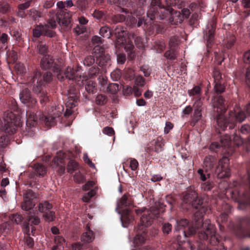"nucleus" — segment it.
<instances>
[{"mask_svg": "<svg viewBox=\"0 0 250 250\" xmlns=\"http://www.w3.org/2000/svg\"><path fill=\"white\" fill-rule=\"evenodd\" d=\"M232 144L237 146L243 145L248 151H250V136L244 142L236 132L234 133L231 136L226 134L225 136L221 137L220 143L217 142H212L210 145V149L212 150H215L222 146L228 149L227 151L229 154H232L235 151L234 148L232 146Z\"/></svg>", "mask_w": 250, "mask_h": 250, "instance_id": "423d86ee", "label": "nucleus"}, {"mask_svg": "<svg viewBox=\"0 0 250 250\" xmlns=\"http://www.w3.org/2000/svg\"><path fill=\"white\" fill-rule=\"evenodd\" d=\"M21 101L30 109L27 110L26 125L27 126H35L37 124V117L35 113L37 107V100L34 98L30 91L28 88H25L20 94Z\"/></svg>", "mask_w": 250, "mask_h": 250, "instance_id": "6e6552de", "label": "nucleus"}, {"mask_svg": "<svg viewBox=\"0 0 250 250\" xmlns=\"http://www.w3.org/2000/svg\"><path fill=\"white\" fill-rule=\"evenodd\" d=\"M66 157V154L65 153L60 151L57 153L56 157L54 159V165L58 167L57 172L61 176L65 173V167L64 160Z\"/></svg>", "mask_w": 250, "mask_h": 250, "instance_id": "f3484780", "label": "nucleus"}, {"mask_svg": "<svg viewBox=\"0 0 250 250\" xmlns=\"http://www.w3.org/2000/svg\"><path fill=\"white\" fill-rule=\"evenodd\" d=\"M111 78L114 81H117L121 78V73L120 70H117L111 73Z\"/></svg>", "mask_w": 250, "mask_h": 250, "instance_id": "338daca9", "label": "nucleus"}, {"mask_svg": "<svg viewBox=\"0 0 250 250\" xmlns=\"http://www.w3.org/2000/svg\"><path fill=\"white\" fill-rule=\"evenodd\" d=\"M126 55L124 53H119L117 55V61L118 64H123L126 61Z\"/></svg>", "mask_w": 250, "mask_h": 250, "instance_id": "69168bd1", "label": "nucleus"}, {"mask_svg": "<svg viewBox=\"0 0 250 250\" xmlns=\"http://www.w3.org/2000/svg\"><path fill=\"white\" fill-rule=\"evenodd\" d=\"M182 208L188 210L191 207L196 210L194 214V218L196 222L203 218L205 213L208 211L207 205L203 202V199L197 196L195 191H187L183 193Z\"/></svg>", "mask_w": 250, "mask_h": 250, "instance_id": "39448f33", "label": "nucleus"}, {"mask_svg": "<svg viewBox=\"0 0 250 250\" xmlns=\"http://www.w3.org/2000/svg\"><path fill=\"white\" fill-rule=\"evenodd\" d=\"M232 230L238 238H250V217L238 218L237 222L233 225Z\"/></svg>", "mask_w": 250, "mask_h": 250, "instance_id": "9b49d317", "label": "nucleus"}, {"mask_svg": "<svg viewBox=\"0 0 250 250\" xmlns=\"http://www.w3.org/2000/svg\"><path fill=\"white\" fill-rule=\"evenodd\" d=\"M107 101V97L104 94H98L96 98V103L99 105L105 104Z\"/></svg>", "mask_w": 250, "mask_h": 250, "instance_id": "3c124183", "label": "nucleus"}, {"mask_svg": "<svg viewBox=\"0 0 250 250\" xmlns=\"http://www.w3.org/2000/svg\"><path fill=\"white\" fill-rule=\"evenodd\" d=\"M103 72L102 70H100V69L97 66L94 65L89 69L88 75L91 78H94L99 74H102Z\"/></svg>", "mask_w": 250, "mask_h": 250, "instance_id": "c03bdc74", "label": "nucleus"}, {"mask_svg": "<svg viewBox=\"0 0 250 250\" xmlns=\"http://www.w3.org/2000/svg\"><path fill=\"white\" fill-rule=\"evenodd\" d=\"M40 223V218L36 215L29 214L27 216V221L23 222L22 227L23 231L26 234L29 235L30 228L29 225H38Z\"/></svg>", "mask_w": 250, "mask_h": 250, "instance_id": "a211bd4d", "label": "nucleus"}, {"mask_svg": "<svg viewBox=\"0 0 250 250\" xmlns=\"http://www.w3.org/2000/svg\"><path fill=\"white\" fill-rule=\"evenodd\" d=\"M197 172L199 179L203 182H205L208 179H209L211 175L212 174L211 172L209 171L206 172V169L204 168L198 169Z\"/></svg>", "mask_w": 250, "mask_h": 250, "instance_id": "473e14b6", "label": "nucleus"}, {"mask_svg": "<svg viewBox=\"0 0 250 250\" xmlns=\"http://www.w3.org/2000/svg\"><path fill=\"white\" fill-rule=\"evenodd\" d=\"M94 238V233L92 231L89 230L88 231L83 232L81 237L82 241L85 242H92Z\"/></svg>", "mask_w": 250, "mask_h": 250, "instance_id": "c9c22d12", "label": "nucleus"}, {"mask_svg": "<svg viewBox=\"0 0 250 250\" xmlns=\"http://www.w3.org/2000/svg\"><path fill=\"white\" fill-rule=\"evenodd\" d=\"M125 32L122 26H117L113 30L112 35H114L117 42L119 44H124L126 42Z\"/></svg>", "mask_w": 250, "mask_h": 250, "instance_id": "5701e85b", "label": "nucleus"}, {"mask_svg": "<svg viewBox=\"0 0 250 250\" xmlns=\"http://www.w3.org/2000/svg\"><path fill=\"white\" fill-rule=\"evenodd\" d=\"M163 146L164 144L161 140L158 139L153 140L147 144L145 148L146 156L156 157V154L163 151Z\"/></svg>", "mask_w": 250, "mask_h": 250, "instance_id": "2eb2a0df", "label": "nucleus"}, {"mask_svg": "<svg viewBox=\"0 0 250 250\" xmlns=\"http://www.w3.org/2000/svg\"><path fill=\"white\" fill-rule=\"evenodd\" d=\"M235 41L236 38L233 35L230 34H227L224 40V47L228 49H230L234 45Z\"/></svg>", "mask_w": 250, "mask_h": 250, "instance_id": "c85d7f7f", "label": "nucleus"}, {"mask_svg": "<svg viewBox=\"0 0 250 250\" xmlns=\"http://www.w3.org/2000/svg\"><path fill=\"white\" fill-rule=\"evenodd\" d=\"M93 54H95L96 64L105 73L107 68L111 64L110 56L105 53L104 48L102 46L94 47Z\"/></svg>", "mask_w": 250, "mask_h": 250, "instance_id": "ddd939ff", "label": "nucleus"}, {"mask_svg": "<svg viewBox=\"0 0 250 250\" xmlns=\"http://www.w3.org/2000/svg\"><path fill=\"white\" fill-rule=\"evenodd\" d=\"M126 17L125 15L122 14H117L114 15L112 18V21L115 23H119L124 21L125 20Z\"/></svg>", "mask_w": 250, "mask_h": 250, "instance_id": "13d9d810", "label": "nucleus"}, {"mask_svg": "<svg viewBox=\"0 0 250 250\" xmlns=\"http://www.w3.org/2000/svg\"><path fill=\"white\" fill-rule=\"evenodd\" d=\"M74 180L77 184L83 183L86 181V178L80 171L76 172L73 177Z\"/></svg>", "mask_w": 250, "mask_h": 250, "instance_id": "8fccbe9b", "label": "nucleus"}, {"mask_svg": "<svg viewBox=\"0 0 250 250\" xmlns=\"http://www.w3.org/2000/svg\"><path fill=\"white\" fill-rule=\"evenodd\" d=\"M107 90L111 94H115L119 90V84L116 83H110L107 86Z\"/></svg>", "mask_w": 250, "mask_h": 250, "instance_id": "4d7b16f0", "label": "nucleus"}, {"mask_svg": "<svg viewBox=\"0 0 250 250\" xmlns=\"http://www.w3.org/2000/svg\"><path fill=\"white\" fill-rule=\"evenodd\" d=\"M178 2V0H165V5H164L167 11L169 9H170V10H169V14L167 15L164 19L168 17L170 15L171 12L174 11L173 7L176 6Z\"/></svg>", "mask_w": 250, "mask_h": 250, "instance_id": "72a5a7b5", "label": "nucleus"}, {"mask_svg": "<svg viewBox=\"0 0 250 250\" xmlns=\"http://www.w3.org/2000/svg\"><path fill=\"white\" fill-rule=\"evenodd\" d=\"M214 185L215 184L213 181H206L201 184V188L205 191H208L212 189Z\"/></svg>", "mask_w": 250, "mask_h": 250, "instance_id": "37998d69", "label": "nucleus"}, {"mask_svg": "<svg viewBox=\"0 0 250 250\" xmlns=\"http://www.w3.org/2000/svg\"><path fill=\"white\" fill-rule=\"evenodd\" d=\"M62 16L63 17H57L58 23L64 27H68L71 23L72 12L64 11L62 12Z\"/></svg>", "mask_w": 250, "mask_h": 250, "instance_id": "b1692460", "label": "nucleus"}, {"mask_svg": "<svg viewBox=\"0 0 250 250\" xmlns=\"http://www.w3.org/2000/svg\"><path fill=\"white\" fill-rule=\"evenodd\" d=\"M229 160L224 156L218 162L217 159L212 155L207 156L204 160L203 168L206 171L211 172L214 177L218 179L229 178L230 176V170L229 167Z\"/></svg>", "mask_w": 250, "mask_h": 250, "instance_id": "20e7f679", "label": "nucleus"}, {"mask_svg": "<svg viewBox=\"0 0 250 250\" xmlns=\"http://www.w3.org/2000/svg\"><path fill=\"white\" fill-rule=\"evenodd\" d=\"M43 217L46 222H53L55 220L56 218L55 212L54 211L51 210L50 211L44 213L43 214Z\"/></svg>", "mask_w": 250, "mask_h": 250, "instance_id": "a18cd8bd", "label": "nucleus"}, {"mask_svg": "<svg viewBox=\"0 0 250 250\" xmlns=\"http://www.w3.org/2000/svg\"><path fill=\"white\" fill-rule=\"evenodd\" d=\"M188 93L189 96H197V98H200L202 94L201 88L199 85L194 86L191 89L188 90Z\"/></svg>", "mask_w": 250, "mask_h": 250, "instance_id": "a19ab883", "label": "nucleus"}, {"mask_svg": "<svg viewBox=\"0 0 250 250\" xmlns=\"http://www.w3.org/2000/svg\"><path fill=\"white\" fill-rule=\"evenodd\" d=\"M35 206V204L32 200H28V199H24L23 201L21 203V208L23 210L29 211L32 209Z\"/></svg>", "mask_w": 250, "mask_h": 250, "instance_id": "4c0bfd02", "label": "nucleus"}, {"mask_svg": "<svg viewBox=\"0 0 250 250\" xmlns=\"http://www.w3.org/2000/svg\"><path fill=\"white\" fill-rule=\"evenodd\" d=\"M146 20L144 18H136L134 17H131L129 19V21L130 22V24L132 27L135 26L136 25L137 27H139L144 25L143 28L145 29L146 27Z\"/></svg>", "mask_w": 250, "mask_h": 250, "instance_id": "bb28decb", "label": "nucleus"}, {"mask_svg": "<svg viewBox=\"0 0 250 250\" xmlns=\"http://www.w3.org/2000/svg\"><path fill=\"white\" fill-rule=\"evenodd\" d=\"M79 10L83 11L87 9L88 7V3L86 0H77L75 4Z\"/></svg>", "mask_w": 250, "mask_h": 250, "instance_id": "09e8293b", "label": "nucleus"}, {"mask_svg": "<svg viewBox=\"0 0 250 250\" xmlns=\"http://www.w3.org/2000/svg\"><path fill=\"white\" fill-rule=\"evenodd\" d=\"M27 236L25 238V242L29 248H32L34 246V241L33 238L30 236L29 235L27 234Z\"/></svg>", "mask_w": 250, "mask_h": 250, "instance_id": "0e129e2a", "label": "nucleus"}, {"mask_svg": "<svg viewBox=\"0 0 250 250\" xmlns=\"http://www.w3.org/2000/svg\"><path fill=\"white\" fill-rule=\"evenodd\" d=\"M179 41V40L178 36H173L171 37L169 41V46H170V48L175 49L178 45Z\"/></svg>", "mask_w": 250, "mask_h": 250, "instance_id": "864d4df0", "label": "nucleus"}, {"mask_svg": "<svg viewBox=\"0 0 250 250\" xmlns=\"http://www.w3.org/2000/svg\"><path fill=\"white\" fill-rule=\"evenodd\" d=\"M133 39L136 45L139 48H142L144 47V39L139 36H133Z\"/></svg>", "mask_w": 250, "mask_h": 250, "instance_id": "052dcab7", "label": "nucleus"}, {"mask_svg": "<svg viewBox=\"0 0 250 250\" xmlns=\"http://www.w3.org/2000/svg\"><path fill=\"white\" fill-rule=\"evenodd\" d=\"M11 6L6 0H0V13L7 15L11 11Z\"/></svg>", "mask_w": 250, "mask_h": 250, "instance_id": "cd10ccee", "label": "nucleus"}, {"mask_svg": "<svg viewBox=\"0 0 250 250\" xmlns=\"http://www.w3.org/2000/svg\"><path fill=\"white\" fill-rule=\"evenodd\" d=\"M125 49L128 54V57L130 60H132L135 57L134 52V46L132 43L126 44L125 46Z\"/></svg>", "mask_w": 250, "mask_h": 250, "instance_id": "e433bc0d", "label": "nucleus"}, {"mask_svg": "<svg viewBox=\"0 0 250 250\" xmlns=\"http://www.w3.org/2000/svg\"><path fill=\"white\" fill-rule=\"evenodd\" d=\"M113 31H111L108 27L104 26L102 27L100 30V35L103 37L109 38L112 35Z\"/></svg>", "mask_w": 250, "mask_h": 250, "instance_id": "79ce46f5", "label": "nucleus"}, {"mask_svg": "<svg viewBox=\"0 0 250 250\" xmlns=\"http://www.w3.org/2000/svg\"><path fill=\"white\" fill-rule=\"evenodd\" d=\"M134 203L132 197L128 193H125L118 203V207L120 208L125 207L133 208Z\"/></svg>", "mask_w": 250, "mask_h": 250, "instance_id": "4be33fe9", "label": "nucleus"}, {"mask_svg": "<svg viewBox=\"0 0 250 250\" xmlns=\"http://www.w3.org/2000/svg\"><path fill=\"white\" fill-rule=\"evenodd\" d=\"M35 197L34 192L31 189L27 190L24 196V199H28V200H32Z\"/></svg>", "mask_w": 250, "mask_h": 250, "instance_id": "774afa93", "label": "nucleus"}, {"mask_svg": "<svg viewBox=\"0 0 250 250\" xmlns=\"http://www.w3.org/2000/svg\"><path fill=\"white\" fill-rule=\"evenodd\" d=\"M11 229L10 225L7 223H2L0 225V232L1 233H8Z\"/></svg>", "mask_w": 250, "mask_h": 250, "instance_id": "bf43d9fd", "label": "nucleus"}, {"mask_svg": "<svg viewBox=\"0 0 250 250\" xmlns=\"http://www.w3.org/2000/svg\"><path fill=\"white\" fill-rule=\"evenodd\" d=\"M52 77V73L50 71L41 74L40 72L37 70L34 72L33 76L29 80V82L31 83H34L36 81H37V84L35 85L34 84L33 90L37 94L42 106H45L49 101V96L47 92L43 90V87L45 84L50 82Z\"/></svg>", "mask_w": 250, "mask_h": 250, "instance_id": "0eeeda50", "label": "nucleus"}, {"mask_svg": "<svg viewBox=\"0 0 250 250\" xmlns=\"http://www.w3.org/2000/svg\"><path fill=\"white\" fill-rule=\"evenodd\" d=\"M42 35L52 38L55 36V32L50 30L48 25H38L33 30V35L34 37L39 38Z\"/></svg>", "mask_w": 250, "mask_h": 250, "instance_id": "dca6fc26", "label": "nucleus"}, {"mask_svg": "<svg viewBox=\"0 0 250 250\" xmlns=\"http://www.w3.org/2000/svg\"><path fill=\"white\" fill-rule=\"evenodd\" d=\"M168 10L167 11L165 5L162 4L161 0H151L147 12V16L152 21L159 22L161 20H163L167 15L169 14L170 12Z\"/></svg>", "mask_w": 250, "mask_h": 250, "instance_id": "9d476101", "label": "nucleus"}, {"mask_svg": "<svg viewBox=\"0 0 250 250\" xmlns=\"http://www.w3.org/2000/svg\"><path fill=\"white\" fill-rule=\"evenodd\" d=\"M95 62H96L95 54L86 56L83 61V64L86 66H90L93 65Z\"/></svg>", "mask_w": 250, "mask_h": 250, "instance_id": "49530a36", "label": "nucleus"}, {"mask_svg": "<svg viewBox=\"0 0 250 250\" xmlns=\"http://www.w3.org/2000/svg\"><path fill=\"white\" fill-rule=\"evenodd\" d=\"M202 117V112L194 111L193 115L191 116V119L190 122V125L192 126H194L199 122Z\"/></svg>", "mask_w": 250, "mask_h": 250, "instance_id": "58836bf2", "label": "nucleus"}, {"mask_svg": "<svg viewBox=\"0 0 250 250\" xmlns=\"http://www.w3.org/2000/svg\"><path fill=\"white\" fill-rule=\"evenodd\" d=\"M243 62L245 63L250 64L248 67L243 68L240 71L241 74H244L245 76L246 82L247 84H250V50L246 52L243 55Z\"/></svg>", "mask_w": 250, "mask_h": 250, "instance_id": "aec40b11", "label": "nucleus"}, {"mask_svg": "<svg viewBox=\"0 0 250 250\" xmlns=\"http://www.w3.org/2000/svg\"><path fill=\"white\" fill-rule=\"evenodd\" d=\"M40 119L42 122H43L45 125L48 127H50L52 125H54L56 122V118L49 115H42L40 117Z\"/></svg>", "mask_w": 250, "mask_h": 250, "instance_id": "2f4dec72", "label": "nucleus"}, {"mask_svg": "<svg viewBox=\"0 0 250 250\" xmlns=\"http://www.w3.org/2000/svg\"><path fill=\"white\" fill-rule=\"evenodd\" d=\"M165 20L168 21L170 25H178L182 22L183 21V16L182 15L180 11H173L170 15Z\"/></svg>", "mask_w": 250, "mask_h": 250, "instance_id": "412c9836", "label": "nucleus"}, {"mask_svg": "<svg viewBox=\"0 0 250 250\" xmlns=\"http://www.w3.org/2000/svg\"><path fill=\"white\" fill-rule=\"evenodd\" d=\"M164 56L167 59L170 60H175L176 59V54L175 49L174 48H170L167 50L164 54Z\"/></svg>", "mask_w": 250, "mask_h": 250, "instance_id": "de8ad7c7", "label": "nucleus"}, {"mask_svg": "<svg viewBox=\"0 0 250 250\" xmlns=\"http://www.w3.org/2000/svg\"><path fill=\"white\" fill-rule=\"evenodd\" d=\"M95 191L91 190L83 196V200L85 202H88L95 195Z\"/></svg>", "mask_w": 250, "mask_h": 250, "instance_id": "e2e57ef3", "label": "nucleus"}, {"mask_svg": "<svg viewBox=\"0 0 250 250\" xmlns=\"http://www.w3.org/2000/svg\"><path fill=\"white\" fill-rule=\"evenodd\" d=\"M33 167L36 173L40 176H43L46 173V168L42 164H35Z\"/></svg>", "mask_w": 250, "mask_h": 250, "instance_id": "f704fd0d", "label": "nucleus"}, {"mask_svg": "<svg viewBox=\"0 0 250 250\" xmlns=\"http://www.w3.org/2000/svg\"><path fill=\"white\" fill-rule=\"evenodd\" d=\"M79 165L75 160H71L67 164V172L72 173L79 168Z\"/></svg>", "mask_w": 250, "mask_h": 250, "instance_id": "ea45409f", "label": "nucleus"}, {"mask_svg": "<svg viewBox=\"0 0 250 250\" xmlns=\"http://www.w3.org/2000/svg\"><path fill=\"white\" fill-rule=\"evenodd\" d=\"M242 4L246 9L244 11L246 14V16H249L250 14V0H242Z\"/></svg>", "mask_w": 250, "mask_h": 250, "instance_id": "680f3d73", "label": "nucleus"}, {"mask_svg": "<svg viewBox=\"0 0 250 250\" xmlns=\"http://www.w3.org/2000/svg\"><path fill=\"white\" fill-rule=\"evenodd\" d=\"M214 81L216 95L211 100L214 111V116L216 120L218 128L225 130L227 127L229 129H233L237 122H242L247 117L246 113L240 107H236L234 110L230 111L228 117L224 116L227 109V103L225 99L219 94L224 92L225 86L222 84V75L220 71L215 68L212 74Z\"/></svg>", "mask_w": 250, "mask_h": 250, "instance_id": "f03ea898", "label": "nucleus"}, {"mask_svg": "<svg viewBox=\"0 0 250 250\" xmlns=\"http://www.w3.org/2000/svg\"><path fill=\"white\" fill-rule=\"evenodd\" d=\"M222 205V206L221 208H218V211L222 212L218 218L221 230H222L223 227L220 224V222L222 223H226L228 220V214L231 211V206L229 204L223 203Z\"/></svg>", "mask_w": 250, "mask_h": 250, "instance_id": "6ab92c4d", "label": "nucleus"}, {"mask_svg": "<svg viewBox=\"0 0 250 250\" xmlns=\"http://www.w3.org/2000/svg\"><path fill=\"white\" fill-rule=\"evenodd\" d=\"M172 225L169 223L162 224V230L165 235H168L172 230Z\"/></svg>", "mask_w": 250, "mask_h": 250, "instance_id": "5fc2aeb1", "label": "nucleus"}, {"mask_svg": "<svg viewBox=\"0 0 250 250\" xmlns=\"http://www.w3.org/2000/svg\"><path fill=\"white\" fill-rule=\"evenodd\" d=\"M52 208V205L47 201L41 202L38 205V209L43 214L50 211Z\"/></svg>", "mask_w": 250, "mask_h": 250, "instance_id": "c756f323", "label": "nucleus"}, {"mask_svg": "<svg viewBox=\"0 0 250 250\" xmlns=\"http://www.w3.org/2000/svg\"><path fill=\"white\" fill-rule=\"evenodd\" d=\"M216 22L214 20L208 24L204 32V39L207 42V50L209 53L214 42Z\"/></svg>", "mask_w": 250, "mask_h": 250, "instance_id": "4468645a", "label": "nucleus"}, {"mask_svg": "<svg viewBox=\"0 0 250 250\" xmlns=\"http://www.w3.org/2000/svg\"><path fill=\"white\" fill-rule=\"evenodd\" d=\"M54 242L56 245L52 247V250H62L61 248H63L65 240L63 237L57 235L54 238Z\"/></svg>", "mask_w": 250, "mask_h": 250, "instance_id": "7c9ffc66", "label": "nucleus"}, {"mask_svg": "<svg viewBox=\"0 0 250 250\" xmlns=\"http://www.w3.org/2000/svg\"><path fill=\"white\" fill-rule=\"evenodd\" d=\"M176 229H183V233L185 237L194 235L198 230L199 240L192 243L190 241L185 242V245L188 247L190 250H226L223 245L220 237L216 234L215 225L211 224L209 220L203 222V218L196 222L194 216L193 221L189 224L186 219L177 220ZM176 250H186L185 247L180 244L177 246Z\"/></svg>", "mask_w": 250, "mask_h": 250, "instance_id": "f257e3e1", "label": "nucleus"}, {"mask_svg": "<svg viewBox=\"0 0 250 250\" xmlns=\"http://www.w3.org/2000/svg\"><path fill=\"white\" fill-rule=\"evenodd\" d=\"M40 66L42 69H50L56 73L58 79L61 81H63L65 79L64 72H62L60 66L55 62L51 55L42 57L41 60Z\"/></svg>", "mask_w": 250, "mask_h": 250, "instance_id": "f8f14e48", "label": "nucleus"}, {"mask_svg": "<svg viewBox=\"0 0 250 250\" xmlns=\"http://www.w3.org/2000/svg\"><path fill=\"white\" fill-rule=\"evenodd\" d=\"M36 48L38 53L42 57L47 55H50L48 54V46L46 45V43L39 41L37 44Z\"/></svg>", "mask_w": 250, "mask_h": 250, "instance_id": "393cba45", "label": "nucleus"}, {"mask_svg": "<svg viewBox=\"0 0 250 250\" xmlns=\"http://www.w3.org/2000/svg\"><path fill=\"white\" fill-rule=\"evenodd\" d=\"M202 105L203 102L201 98H197L193 104L194 111L202 112Z\"/></svg>", "mask_w": 250, "mask_h": 250, "instance_id": "6e6d98bb", "label": "nucleus"}, {"mask_svg": "<svg viewBox=\"0 0 250 250\" xmlns=\"http://www.w3.org/2000/svg\"><path fill=\"white\" fill-rule=\"evenodd\" d=\"M81 69L79 66L76 68L67 67L64 71L65 78L74 82L79 86L85 84V89L89 93L95 92L96 90V83L93 81H86L85 77L82 76L80 71Z\"/></svg>", "mask_w": 250, "mask_h": 250, "instance_id": "1a4fd4ad", "label": "nucleus"}, {"mask_svg": "<svg viewBox=\"0 0 250 250\" xmlns=\"http://www.w3.org/2000/svg\"><path fill=\"white\" fill-rule=\"evenodd\" d=\"M11 220L16 224H21L23 220V217L19 213L12 214L10 217Z\"/></svg>", "mask_w": 250, "mask_h": 250, "instance_id": "603ef678", "label": "nucleus"}, {"mask_svg": "<svg viewBox=\"0 0 250 250\" xmlns=\"http://www.w3.org/2000/svg\"><path fill=\"white\" fill-rule=\"evenodd\" d=\"M166 205L159 202L156 207H152L149 209L146 208L138 209L135 210L137 215H141L140 224L135 228L136 234L134 239L136 245L144 244L147 237L146 228L150 226L155 218L159 217L160 213L164 211Z\"/></svg>", "mask_w": 250, "mask_h": 250, "instance_id": "7ed1b4c3", "label": "nucleus"}, {"mask_svg": "<svg viewBox=\"0 0 250 250\" xmlns=\"http://www.w3.org/2000/svg\"><path fill=\"white\" fill-rule=\"evenodd\" d=\"M132 219V216L130 214V210L129 208L125 209L123 210V214L121 217V221L123 225L125 227H126L127 225L130 223Z\"/></svg>", "mask_w": 250, "mask_h": 250, "instance_id": "a878e982", "label": "nucleus"}]
</instances>
